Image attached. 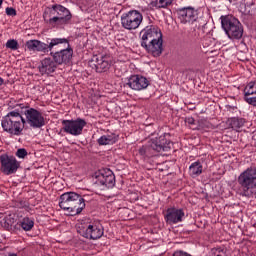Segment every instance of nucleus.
Wrapping results in <instances>:
<instances>
[{
  "label": "nucleus",
  "instance_id": "22",
  "mask_svg": "<svg viewBox=\"0 0 256 256\" xmlns=\"http://www.w3.org/2000/svg\"><path fill=\"white\" fill-rule=\"evenodd\" d=\"M19 227H21L23 231H31L35 227V219L24 217L19 221Z\"/></svg>",
  "mask_w": 256,
  "mask_h": 256
},
{
  "label": "nucleus",
  "instance_id": "3",
  "mask_svg": "<svg viewBox=\"0 0 256 256\" xmlns=\"http://www.w3.org/2000/svg\"><path fill=\"white\" fill-rule=\"evenodd\" d=\"M238 184L242 187L244 197H256V167L250 166L238 176Z\"/></svg>",
  "mask_w": 256,
  "mask_h": 256
},
{
  "label": "nucleus",
  "instance_id": "34",
  "mask_svg": "<svg viewBox=\"0 0 256 256\" xmlns=\"http://www.w3.org/2000/svg\"><path fill=\"white\" fill-rule=\"evenodd\" d=\"M185 123H188V125H195V118L187 117L185 118Z\"/></svg>",
  "mask_w": 256,
  "mask_h": 256
},
{
  "label": "nucleus",
  "instance_id": "38",
  "mask_svg": "<svg viewBox=\"0 0 256 256\" xmlns=\"http://www.w3.org/2000/svg\"><path fill=\"white\" fill-rule=\"evenodd\" d=\"M139 153H140V155H145V148H140L139 149Z\"/></svg>",
  "mask_w": 256,
  "mask_h": 256
},
{
  "label": "nucleus",
  "instance_id": "36",
  "mask_svg": "<svg viewBox=\"0 0 256 256\" xmlns=\"http://www.w3.org/2000/svg\"><path fill=\"white\" fill-rule=\"evenodd\" d=\"M226 109H227V111H235V109H237V107L227 105V106H226Z\"/></svg>",
  "mask_w": 256,
  "mask_h": 256
},
{
  "label": "nucleus",
  "instance_id": "39",
  "mask_svg": "<svg viewBox=\"0 0 256 256\" xmlns=\"http://www.w3.org/2000/svg\"><path fill=\"white\" fill-rule=\"evenodd\" d=\"M5 256H17V254H16V253H11V252H9V253H7Z\"/></svg>",
  "mask_w": 256,
  "mask_h": 256
},
{
  "label": "nucleus",
  "instance_id": "6",
  "mask_svg": "<svg viewBox=\"0 0 256 256\" xmlns=\"http://www.w3.org/2000/svg\"><path fill=\"white\" fill-rule=\"evenodd\" d=\"M77 233L85 239L96 241L97 239H101L105 233V229L100 222L80 223L77 224Z\"/></svg>",
  "mask_w": 256,
  "mask_h": 256
},
{
  "label": "nucleus",
  "instance_id": "44",
  "mask_svg": "<svg viewBox=\"0 0 256 256\" xmlns=\"http://www.w3.org/2000/svg\"><path fill=\"white\" fill-rule=\"evenodd\" d=\"M216 256H221V255L218 254V255H216Z\"/></svg>",
  "mask_w": 256,
  "mask_h": 256
},
{
  "label": "nucleus",
  "instance_id": "13",
  "mask_svg": "<svg viewBox=\"0 0 256 256\" xmlns=\"http://www.w3.org/2000/svg\"><path fill=\"white\" fill-rule=\"evenodd\" d=\"M68 43H62L61 45H67L66 49L60 50L58 52H51V55L56 63V65H67L73 59V48Z\"/></svg>",
  "mask_w": 256,
  "mask_h": 256
},
{
  "label": "nucleus",
  "instance_id": "9",
  "mask_svg": "<svg viewBox=\"0 0 256 256\" xmlns=\"http://www.w3.org/2000/svg\"><path fill=\"white\" fill-rule=\"evenodd\" d=\"M141 23H143V14L137 10H130L121 15V25L127 31L139 29Z\"/></svg>",
  "mask_w": 256,
  "mask_h": 256
},
{
  "label": "nucleus",
  "instance_id": "2",
  "mask_svg": "<svg viewBox=\"0 0 256 256\" xmlns=\"http://www.w3.org/2000/svg\"><path fill=\"white\" fill-rule=\"evenodd\" d=\"M76 192H65L60 196L59 207L70 213L73 217L79 215L85 209V199Z\"/></svg>",
  "mask_w": 256,
  "mask_h": 256
},
{
  "label": "nucleus",
  "instance_id": "40",
  "mask_svg": "<svg viewBox=\"0 0 256 256\" xmlns=\"http://www.w3.org/2000/svg\"><path fill=\"white\" fill-rule=\"evenodd\" d=\"M3 83H5V80L2 77H0V87L1 85H3Z\"/></svg>",
  "mask_w": 256,
  "mask_h": 256
},
{
  "label": "nucleus",
  "instance_id": "12",
  "mask_svg": "<svg viewBox=\"0 0 256 256\" xmlns=\"http://www.w3.org/2000/svg\"><path fill=\"white\" fill-rule=\"evenodd\" d=\"M177 13L178 19L183 25H193L199 19V12L193 7L180 8Z\"/></svg>",
  "mask_w": 256,
  "mask_h": 256
},
{
  "label": "nucleus",
  "instance_id": "7",
  "mask_svg": "<svg viewBox=\"0 0 256 256\" xmlns=\"http://www.w3.org/2000/svg\"><path fill=\"white\" fill-rule=\"evenodd\" d=\"M16 107H19V109H25V124L27 123L29 127L32 129H41V127H45V117L39 110L23 104H16Z\"/></svg>",
  "mask_w": 256,
  "mask_h": 256
},
{
  "label": "nucleus",
  "instance_id": "20",
  "mask_svg": "<svg viewBox=\"0 0 256 256\" xmlns=\"http://www.w3.org/2000/svg\"><path fill=\"white\" fill-rule=\"evenodd\" d=\"M119 141V134L116 133H108L106 135L101 136L97 142L98 145H115Z\"/></svg>",
  "mask_w": 256,
  "mask_h": 256
},
{
  "label": "nucleus",
  "instance_id": "19",
  "mask_svg": "<svg viewBox=\"0 0 256 256\" xmlns=\"http://www.w3.org/2000/svg\"><path fill=\"white\" fill-rule=\"evenodd\" d=\"M143 49L151 53L153 57H160L161 56V35L158 38H154L149 41L146 46H142Z\"/></svg>",
  "mask_w": 256,
  "mask_h": 256
},
{
  "label": "nucleus",
  "instance_id": "32",
  "mask_svg": "<svg viewBox=\"0 0 256 256\" xmlns=\"http://www.w3.org/2000/svg\"><path fill=\"white\" fill-rule=\"evenodd\" d=\"M172 147H173V142L168 141L166 142V145H162V151H171Z\"/></svg>",
  "mask_w": 256,
  "mask_h": 256
},
{
  "label": "nucleus",
  "instance_id": "35",
  "mask_svg": "<svg viewBox=\"0 0 256 256\" xmlns=\"http://www.w3.org/2000/svg\"><path fill=\"white\" fill-rule=\"evenodd\" d=\"M168 163H169V162H167V161L162 163V169H161V171H167Z\"/></svg>",
  "mask_w": 256,
  "mask_h": 256
},
{
  "label": "nucleus",
  "instance_id": "5",
  "mask_svg": "<svg viewBox=\"0 0 256 256\" xmlns=\"http://www.w3.org/2000/svg\"><path fill=\"white\" fill-rule=\"evenodd\" d=\"M50 17L48 20L49 25L51 27H59V25H67L73 16L71 15V11L65 8V6L54 4L51 6Z\"/></svg>",
  "mask_w": 256,
  "mask_h": 256
},
{
  "label": "nucleus",
  "instance_id": "24",
  "mask_svg": "<svg viewBox=\"0 0 256 256\" xmlns=\"http://www.w3.org/2000/svg\"><path fill=\"white\" fill-rule=\"evenodd\" d=\"M251 95H256V82H250L244 88V97H251Z\"/></svg>",
  "mask_w": 256,
  "mask_h": 256
},
{
  "label": "nucleus",
  "instance_id": "15",
  "mask_svg": "<svg viewBox=\"0 0 256 256\" xmlns=\"http://www.w3.org/2000/svg\"><path fill=\"white\" fill-rule=\"evenodd\" d=\"M126 85L133 89V91H143V89L149 87V80L145 76L132 75L128 78Z\"/></svg>",
  "mask_w": 256,
  "mask_h": 256
},
{
  "label": "nucleus",
  "instance_id": "33",
  "mask_svg": "<svg viewBox=\"0 0 256 256\" xmlns=\"http://www.w3.org/2000/svg\"><path fill=\"white\" fill-rule=\"evenodd\" d=\"M171 3H173V0H161V8L165 9V8L169 7V5H171Z\"/></svg>",
  "mask_w": 256,
  "mask_h": 256
},
{
  "label": "nucleus",
  "instance_id": "29",
  "mask_svg": "<svg viewBox=\"0 0 256 256\" xmlns=\"http://www.w3.org/2000/svg\"><path fill=\"white\" fill-rule=\"evenodd\" d=\"M15 155L18 159H25L27 157V150L25 148H19Z\"/></svg>",
  "mask_w": 256,
  "mask_h": 256
},
{
  "label": "nucleus",
  "instance_id": "16",
  "mask_svg": "<svg viewBox=\"0 0 256 256\" xmlns=\"http://www.w3.org/2000/svg\"><path fill=\"white\" fill-rule=\"evenodd\" d=\"M90 66L97 73H103V71H107L111 67V63H109V57L107 56H93Z\"/></svg>",
  "mask_w": 256,
  "mask_h": 256
},
{
  "label": "nucleus",
  "instance_id": "43",
  "mask_svg": "<svg viewBox=\"0 0 256 256\" xmlns=\"http://www.w3.org/2000/svg\"><path fill=\"white\" fill-rule=\"evenodd\" d=\"M213 1H219V0H213Z\"/></svg>",
  "mask_w": 256,
  "mask_h": 256
},
{
  "label": "nucleus",
  "instance_id": "11",
  "mask_svg": "<svg viewBox=\"0 0 256 256\" xmlns=\"http://www.w3.org/2000/svg\"><path fill=\"white\" fill-rule=\"evenodd\" d=\"M1 163V172L4 175H13V173H17V169L21 167L19 161L14 156H9L7 154H2L0 156Z\"/></svg>",
  "mask_w": 256,
  "mask_h": 256
},
{
  "label": "nucleus",
  "instance_id": "26",
  "mask_svg": "<svg viewBox=\"0 0 256 256\" xmlns=\"http://www.w3.org/2000/svg\"><path fill=\"white\" fill-rule=\"evenodd\" d=\"M6 48L11 49V51H17L19 49V42L15 39H10L6 42Z\"/></svg>",
  "mask_w": 256,
  "mask_h": 256
},
{
  "label": "nucleus",
  "instance_id": "28",
  "mask_svg": "<svg viewBox=\"0 0 256 256\" xmlns=\"http://www.w3.org/2000/svg\"><path fill=\"white\" fill-rule=\"evenodd\" d=\"M150 9H161V0H150L149 2Z\"/></svg>",
  "mask_w": 256,
  "mask_h": 256
},
{
  "label": "nucleus",
  "instance_id": "4",
  "mask_svg": "<svg viewBox=\"0 0 256 256\" xmlns=\"http://www.w3.org/2000/svg\"><path fill=\"white\" fill-rule=\"evenodd\" d=\"M222 29L225 31L228 39L239 40L243 37V25L233 16H221Z\"/></svg>",
  "mask_w": 256,
  "mask_h": 256
},
{
  "label": "nucleus",
  "instance_id": "41",
  "mask_svg": "<svg viewBox=\"0 0 256 256\" xmlns=\"http://www.w3.org/2000/svg\"><path fill=\"white\" fill-rule=\"evenodd\" d=\"M1 5H3V0H0V9H1Z\"/></svg>",
  "mask_w": 256,
  "mask_h": 256
},
{
  "label": "nucleus",
  "instance_id": "8",
  "mask_svg": "<svg viewBox=\"0 0 256 256\" xmlns=\"http://www.w3.org/2000/svg\"><path fill=\"white\" fill-rule=\"evenodd\" d=\"M62 43H68L67 38H53L46 44L40 40H28L26 42V47L28 51H37L38 53H46V51H52L53 47L56 45H61Z\"/></svg>",
  "mask_w": 256,
  "mask_h": 256
},
{
  "label": "nucleus",
  "instance_id": "18",
  "mask_svg": "<svg viewBox=\"0 0 256 256\" xmlns=\"http://www.w3.org/2000/svg\"><path fill=\"white\" fill-rule=\"evenodd\" d=\"M57 70V63L51 58H44L39 66L41 75H51Z\"/></svg>",
  "mask_w": 256,
  "mask_h": 256
},
{
  "label": "nucleus",
  "instance_id": "31",
  "mask_svg": "<svg viewBox=\"0 0 256 256\" xmlns=\"http://www.w3.org/2000/svg\"><path fill=\"white\" fill-rule=\"evenodd\" d=\"M151 147L154 151H161V142H157L156 140H153L151 143Z\"/></svg>",
  "mask_w": 256,
  "mask_h": 256
},
{
  "label": "nucleus",
  "instance_id": "37",
  "mask_svg": "<svg viewBox=\"0 0 256 256\" xmlns=\"http://www.w3.org/2000/svg\"><path fill=\"white\" fill-rule=\"evenodd\" d=\"M82 197H85V199L87 200L85 201V203H89V201H91V199L89 198V195L87 194L83 195Z\"/></svg>",
  "mask_w": 256,
  "mask_h": 256
},
{
  "label": "nucleus",
  "instance_id": "27",
  "mask_svg": "<svg viewBox=\"0 0 256 256\" xmlns=\"http://www.w3.org/2000/svg\"><path fill=\"white\" fill-rule=\"evenodd\" d=\"M244 101H246L248 105H252L253 107H256V94H253L250 96H244Z\"/></svg>",
  "mask_w": 256,
  "mask_h": 256
},
{
  "label": "nucleus",
  "instance_id": "23",
  "mask_svg": "<svg viewBox=\"0 0 256 256\" xmlns=\"http://www.w3.org/2000/svg\"><path fill=\"white\" fill-rule=\"evenodd\" d=\"M243 125H245V119L244 118H231L230 119V127H232V129H234L235 131H237V129H241V127H243Z\"/></svg>",
  "mask_w": 256,
  "mask_h": 256
},
{
  "label": "nucleus",
  "instance_id": "1",
  "mask_svg": "<svg viewBox=\"0 0 256 256\" xmlns=\"http://www.w3.org/2000/svg\"><path fill=\"white\" fill-rule=\"evenodd\" d=\"M14 109L2 118L1 125L6 133L19 137L23 135V129H25V118L19 112L21 108L16 106Z\"/></svg>",
  "mask_w": 256,
  "mask_h": 256
},
{
  "label": "nucleus",
  "instance_id": "10",
  "mask_svg": "<svg viewBox=\"0 0 256 256\" xmlns=\"http://www.w3.org/2000/svg\"><path fill=\"white\" fill-rule=\"evenodd\" d=\"M86 125L87 121H85L83 118L62 121V129L64 133L72 135L73 137H79V135H83V129H85Z\"/></svg>",
  "mask_w": 256,
  "mask_h": 256
},
{
  "label": "nucleus",
  "instance_id": "14",
  "mask_svg": "<svg viewBox=\"0 0 256 256\" xmlns=\"http://www.w3.org/2000/svg\"><path fill=\"white\" fill-rule=\"evenodd\" d=\"M161 37V30L157 28V26L150 25L146 26L144 29L140 32V38H141V47H147V42L153 41V39Z\"/></svg>",
  "mask_w": 256,
  "mask_h": 256
},
{
  "label": "nucleus",
  "instance_id": "25",
  "mask_svg": "<svg viewBox=\"0 0 256 256\" xmlns=\"http://www.w3.org/2000/svg\"><path fill=\"white\" fill-rule=\"evenodd\" d=\"M101 183L105 187H113L115 185V176L113 174H109L106 177H103V180H101Z\"/></svg>",
  "mask_w": 256,
  "mask_h": 256
},
{
  "label": "nucleus",
  "instance_id": "17",
  "mask_svg": "<svg viewBox=\"0 0 256 256\" xmlns=\"http://www.w3.org/2000/svg\"><path fill=\"white\" fill-rule=\"evenodd\" d=\"M183 217H185V212H183V210L168 208L165 220L169 225H175L177 223H181V221H183Z\"/></svg>",
  "mask_w": 256,
  "mask_h": 256
},
{
  "label": "nucleus",
  "instance_id": "21",
  "mask_svg": "<svg viewBox=\"0 0 256 256\" xmlns=\"http://www.w3.org/2000/svg\"><path fill=\"white\" fill-rule=\"evenodd\" d=\"M201 173H203V164H201V162L196 161L189 166L190 177H199Z\"/></svg>",
  "mask_w": 256,
  "mask_h": 256
},
{
  "label": "nucleus",
  "instance_id": "42",
  "mask_svg": "<svg viewBox=\"0 0 256 256\" xmlns=\"http://www.w3.org/2000/svg\"><path fill=\"white\" fill-rule=\"evenodd\" d=\"M167 11H168L169 15H171V9H168Z\"/></svg>",
  "mask_w": 256,
  "mask_h": 256
},
{
  "label": "nucleus",
  "instance_id": "30",
  "mask_svg": "<svg viewBox=\"0 0 256 256\" xmlns=\"http://www.w3.org/2000/svg\"><path fill=\"white\" fill-rule=\"evenodd\" d=\"M6 15H8V17H16L17 16V10H15V8H13V7H7L6 8Z\"/></svg>",
  "mask_w": 256,
  "mask_h": 256
}]
</instances>
